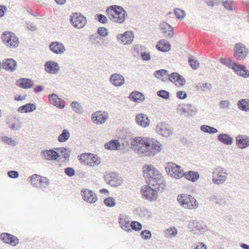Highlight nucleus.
Wrapping results in <instances>:
<instances>
[{
    "label": "nucleus",
    "instance_id": "1",
    "mask_svg": "<svg viewBox=\"0 0 249 249\" xmlns=\"http://www.w3.org/2000/svg\"><path fill=\"white\" fill-rule=\"evenodd\" d=\"M132 149L138 154L151 156L161 150V144L155 139L135 137L131 141Z\"/></svg>",
    "mask_w": 249,
    "mask_h": 249
},
{
    "label": "nucleus",
    "instance_id": "2",
    "mask_svg": "<svg viewBox=\"0 0 249 249\" xmlns=\"http://www.w3.org/2000/svg\"><path fill=\"white\" fill-rule=\"evenodd\" d=\"M143 176L146 182L152 186H156L160 192H162L165 188L163 178L160 172L153 165H146L143 167Z\"/></svg>",
    "mask_w": 249,
    "mask_h": 249
},
{
    "label": "nucleus",
    "instance_id": "3",
    "mask_svg": "<svg viewBox=\"0 0 249 249\" xmlns=\"http://www.w3.org/2000/svg\"><path fill=\"white\" fill-rule=\"evenodd\" d=\"M110 19L113 22L122 23L125 19L126 13L121 6L113 5L109 6L106 10Z\"/></svg>",
    "mask_w": 249,
    "mask_h": 249
},
{
    "label": "nucleus",
    "instance_id": "4",
    "mask_svg": "<svg viewBox=\"0 0 249 249\" xmlns=\"http://www.w3.org/2000/svg\"><path fill=\"white\" fill-rule=\"evenodd\" d=\"M178 203L183 208L188 209H195L198 207V204L193 196L186 195L180 194L177 198Z\"/></svg>",
    "mask_w": 249,
    "mask_h": 249
},
{
    "label": "nucleus",
    "instance_id": "5",
    "mask_svg": "<svg viewBox=\"0 0 249 249\" xmlns=\"http://www.w3.org/2000/svg\"><path fill=\"white\" fill-rule=\"evenodd\" d=\"M213 175L216 177H213L212 181L216 185H222L224 184L228 178V173L227 170L223 167L217 166L214 169Z\"/></svg>",
    "mask_w": 249,
    "mask_h": 249
},
{
    "label": "nucleus",
    "instance_id": "6",
    "mask_svg": "<svg viewBox=\"0 0 249 249\" xmlns=\"http://www.w3.org/2000/svg\"><path fill=\"white\" fill-rule=\"evenodd\" d=\"M1 39L3 43L11 48H15L19 45L18 37L11 32H4L1 35Z\"/></svg>",
    "mask_w": 249,
    "mask_h": 249
},
{
    "label": "nucleus",
    "instance_id": "7",
    "mask_svg": "<svg viewBox=\"0 0 249 249\" xmlns=\"http://www.w3.org/2000/svg\"><path fill=\"white\" fill-rule=\"evenodd\" d=\"M70 21L74 28L81 29L86 26L87 19L80 13H73L70 16Z\"/></svg>",
    "mask_w": 249,
    "mask_h": 249
},
{
    "label": "nucleus",
    "instance_id": "8",
    "mask_svg": "<svg viewBox=\"0 0 249 249\" xmlns=\"http://www.w3.org/2000/svg\"><path fill=\"white\" fill-rule=\"evenodd\" d=\"M165 168L168 175L172 178L178 179L183 177V170L180 166L178 165L176 163L168 162Z\"/></svg>",
    "mask_w": 249,
    "mask_h": 249
},
{
    "label": "nucleus",
    "instance_id": "9",
    "mask_svg": "<svg viewBox=\"0 0 249 249\" xmlns=\"http://www.w3.org/2000/svg\"><path fill=\"white\" fill-rule=\"evenodd\" d=\"M105 180L112 187H117L123 183V178L115 172L107 173L104 176Z\"/></svg>",
    "mask_w": 249,
    "mask_h": 249
},
{
    "label": "nucleus",
    "instance_id": "10",
    "mask_svg": "<svg viewBox=\"0 0 249 249\" xmlns=\"http://www.w3.org/2000/svg\"><path fill=\"white\" fill-rule=\"evenodd\" d=\"M151 188L149 186H144L142 188L141 193L143 198L152 201L156 200L158 197L157 192L159 191L156 186Z\"/></svg>",
    "mask_w": 249,
    "mask_h": 249
},
{
    "label": "nucleus",
    "instance_id": "11",
    "mask_svg": "<svg viewBox=\"0 0 249 249\" xmlns=\"http://www.w3.org/2000/svg\"><path fill=\"white\" fill-rule=\"evenodd\" d=\"M29 178L32 185L38 188H45L49 184V181L47 178L39 175L34 174Z\"/></svg>",
    "mask_w": 249,
    "mask_h": 249
},
{
    "label": "nucleus",
    "instance_id": "12",
    "mask_svg": "<svg viewBox=\"0 0 249 249\" xmlns=\"http://www.w3.org/2000/svg\"><path fill=\"white\" fill-rule=\"evenodd\" d=\"M234 51V57L239 60L245 59L249 53V49L242 43L235 44Z\"/></svg>",
    "mask_w": 249,
    "mask_h": 249
},
{
    "label": "nucleus",
    "instance_id": "13",
    "mask_svg": "<svg viewBox=\"0 0 249 249\" xmlns=\"http://www.w3.org/2000/svg\"><path fill=\"white\" fill-rule=\"evenodd\" d=\"M157 133L163 137H169L173 132V130L171 126L165 123H159L156 127Z\"/></svg>",
    "mask_w": 249,
    "mask_h": 249
},
{
    "label": "nucleus",
    "instance_id": "14",
    "mask_svg": "<svg viewBox=\"0 0 249 249\" xmlns=\"http://www.w3.org/2000/svg\"><path fill=\"white\" fill-rule=\"evenodd\" d=\"M134 35L132 32L127 31L123 34H119L117 36L118 41L125 45L130 44L133 41Z\"/></svg>",
    "mask_w": 249,
    "mask_h": 249
},
{
    "label": "nucleus",
    "instance_id": "15",
    "mask_svg": "<svg viewBox=\"0 0 249 249\" xmlns=\"http://www.w3.org/2000/svg\"><path fill=\"white\" fill-rule=\"evenodd\" d=\"M108 118V114L107 112H102L100 111L93 113L91 116L92 121L93 123L98 124L105 123Z\"/></svg>",
    "mask_w": 249,
    "mask_h": 249
},
{
    "label": "nucleus",
    "instance_id": "16",
    "mask_svg": "<svg viewBox=\"0 0 249 249\" xmlns=\"http://www.w3.org/2000/svg\"><path fill=\"white\" fill-rule=\"evenodd\" d=\"M81 194L83 198L87 202L93 203L97 201V196L92 191L84 189L81 190Z\"/></svg>",
    "mask_w": 249,
    "mask_h": 249
},
{
    "label": "nucleus",
    "instance_id": "17",
    "mask_svg": "<svg viewBox=\"0 0 249 249\" xmlns=\"http://www.w3.org/2000/svg\"><path fill=\"white\" fill-rule=\"evenodd\" d=\"M109 82L114 87H121L124 84V78L121 74L114 73L112 74L109 77Z\"/></svg>",
    "mask_w": 249,
    "mask_h": 249
},
{
    "label": "nucleus",
    "instance_id": "18",
    "mask_svg": "<svg viewBox=\"0 0 249 249\" xmlns=\"http://www.w3.org/2000/svg\"><path fill=\"white\" fill-rule=\"evenodd\" d=\"M0 239L5 243L9 244L12 246H15L18 243V239L16 236L8 233H2L0 235Z\"/></svg>",
    "mask_w": 249,
    "mask_h": 249
},
{
    "label": "nucleus",
    "instance_id": "19",
    "mask_svg": "<svg viewBox=\"0 0 249 249\" xmlns=\"http://www.w3.org/2000/svg\"><path fill=\"white\" fill-rule=\"evenodd\" d=\"M235 142L239 148H246L249 146V137L245 135H239L235 137Z\"/></svg>",
    "mask_w": 249,
    "mask_h": 249
},
{
    "label": "nucleus",
    "instance_id": "20",
    "mask_svg": "<svg viewBox=\"0 0 249 249\" xmlns=\"http://www.w3.org/2000/svg\"><path fill=\"white\" fill-rule=\"evenodd\" d=\"M50 103L53 106L60 108L63 109L65 107V101L59 98V97L55 94H50L48 96Z\"/></svg>",
    "mask_w": 249,
    "mask_h": 249
},
{
    "label": "nucleus",
    "instance_id": "21",
    "mask_svg": "<svg viewBox=\"0 0 249 249\" xmlns=\"http://www.w3.org/2000/svg\"><path fill=\"white\" fill-rule=\"evenodd\" d=\"M45 71L50 74H56L59 70V66L57 62L49 61L44 65Z\"/></svg>",
    "mask_w": 249,
    "mask_h": 249
},
{
    "label": "nucleus",
    "instance_id": "22",
    "mask_svg": "<svg viewBox=\"0 0 249 249\" xmlns=\"http://www.w3.org/2000/svg\"><path fill=\"white\" fill-rule=\"evenodd\" d=\"M49 48L53 53L59 54L63 53L66 50L64 45L57 41L51 42L49 45Z\"/></svg>",
    "mask_w": 249,
    "mask_h": 249
},
{
    "label": "nucleus",
    "instance_id": "23",
    "mask_svg": "<svg viewBox=\"0 0 249 249\" xmlns=\"http://www.w3.org/2000/svg\"><path fill=\"white\" fill-rule=\"evenodd\" d=\"M6 123L9 128L12 130H18L22 126V122L18 119L13 117L6 119Z\"/></svg>",
    "mask_w": 249,
    "mask_h": 249
},
{
    "label": "nucleus",
    "instance_id": "24",
    "mask_svg": "<svg viewBox=\"0 0 249 249\" xmlns=\"http://www.w3.org/2000/svg\"><path fill=\"white\" fill-rule=\"evenodd\" d=\"M119 223L120 227L124 231H131L128 216L124 214H121L119 217Z\"/></svg>",
    "mask_w": 249,
    "mask_h": 249
},
{
    "label": "nucleus",
    "instance_id": "25",
    "mask_svg": "<svg viewBox=\"0 0 249 249\" xmlns=\"http://www.w3.org/2000/svg\"><path fill=\"white\" fill-rule=\"evenodd\" d=\"M160 27L165 36L168 38H172L173 36V28L168 23L162 21L160 24Z\"/></svg>",
    "mask_w": 249,
    "mask_h": 249
},
{
    "label": "nucleus",
    "instance_id": "26",
    "mask_svg": "<svg viewBox=\"0 0 249 249\" xmlns=\"http://www.w3.org/2000/svg\"><path fill=\"white\" fill-rule=\"evenodd\" d=\"M188 227L196 234L201 233L205 231V228L203 225L195 220L190 221Z\"/></svg>",
    "mask_w": 249,
    "mask_h": 249
},
{
    "label": "nucleus",
    "instance_id": "27",
    "mask_svg": "<svg viewBox=\"0 0 249 249\" xmlns=\"http://www.w3.org/2000/svg\"><path fill=\"white\" fill-rule=\"evenodd\" d=\"M1 66L3 69L13 72L17 68V62L12 58L5 59L2 62Z\"/></svg>",
    "mask_w": 249,
    "mask_h": 249
},
{
    "label": "nucleus",
    "instance_id": "28",
    "mask_svg": "<svg viewBox=\"0 0 249 249\" xmlns=\"http://www.w3.org/2000/svg\"><path fill=\"white\" fill-rule=\"evenodd\" d=\"M232 70L237 74L240 76L246 78L249 77V71L244 65L238 64L236 63Z\"/></svg>",
    "mask_w": 249,
    "mask_h": 249
},
{
    "label": "nucleus",
    "instance_id": "29",
    "mask_svg": "<svg viewBox=\"0 0 249 249\" xmlns=\"http://www.w3.org/2000/svg\"><path fill=\"white\" fill-rule=\"evenodd\" d=\"M168 80L173 83L177 82L180 86L184 85L186 83L184 78L177 72H173L170 74H169Z\"/></svg>",
    "mask_w": 249,
    "mask_h": 249
},
{
    "label": "nucleus",
    "instance_id": "30",
    "mask_svg": "<svg viewBox=\"0 0 249 249\" xmlns=\"http://www.w3.org/2000/svg\"><path fill=\"white\" fill-rule=\"evenodd\" d=\"M41 155L47 160H56L59 156L58 153L53 150H45L41 152Z\"/></svg>",
    "mask_w": 249,
    "mask_h": 249
},
{
    "label": "nucleus",
    "instance_id": "31",
    "mask_svg": "<svg viewBox=\"0 0 249 249\" xmlns=\"http://www.w3.org/2000/svg\"><path fill=\"white\" fill-rule=\"evenodd\" d=\"M135 120L137 124L142 127H145L149 125V120L145 114H139L136 115Z\"/></svg>",
    "mask_w": 249,
    "mask_h": 249
},
{
    "label": "nucleus",
    "instance_id": "32",
    "mask_svg": "<svg viewBox=\"0 0 249 249\" xmlns=\"http://www.w3.org/2000/svg\"><path fill=\"white\" fill-rule=\"evenodd\" d=\"M209 200L210 201L213 202L215 204H218L221 206L226 204V199L222 196L216 193L212 194V195L209 197Z\"/></svg>",
    "mask_w": 249,
    "mask_h": 249
},
{
    "label": "nucleus",
    "instance_id": "33",
    "mask_svg": "<svg viewBox=\"0 0 249 249\" xmlns=\"http://www.w3.org/2000/svg\"><path fill=\"white\" fill-rule=\"evenodd\" d=\"M217 140L225 145H231L233 142V138L226 133H221L217 136Z\"/></svg>",
    "mask_w": 249,
    "mask_h": 249
},
{
    "label": "nucleus",
    "instance_id": "34",
    "mask_svg": "<svg viewBox=\"0 0 249 249\" xmlns=\"http://www.w3.org/2000/svg\"><path fill=\"white\" fill-rule=\"evenodd\" d=\"M154 75L161 81L166 82L168 81L169 72L166 70L161 69L155 71L154 72Z\"/></svg>",
    "mask_w": 249,
    "mask_h": 249
},
{
    "label": "nucleus",
    "instance_id": "35",
    "mask_svg": "<svg viewBox=\"0 0 249 249\" xmlns=\"http://www.w3.org/2000/svg\"><path fill=\"white\" fill-rule=\"evenodd\" d=\"M182 111L188 116H192L196 114V108L190 104H184L181 107Z\"/></svg>",
    "mask_w": 249,
    "mask_h": 249
},
{
    "label": "nucleus",
    "instance_id": "36",
    "mask_svg": "<svg viewBox=\"0 0 249 249\" xmlns=\"http://www.w3.org/2000/svg\"><path fill=\"white\" fill-rule=\"evenodd\" d=\"M156 48L160 51L166 52L171 50V45L167 40L162 39L158 42Z\"/></svg>",
    "mask_w": 249,
    "mask_h": 249
},
{
    "label": "nucleus",
    "instance_id": "37",
    "mask_svg": "<svg viewBox=\"0 0 249 249\" xmlns=\"http://www.w3.org/2000/svg\"><path fill=\"white\" fill-rule=\"evenodd\" d=\"M17 85L23 89H28L34 85V82L30 79L21 78L17 81Z\"/></svg>",
    "mask_w": 249,
    "mask_h": 249
},
{
    "label": "nucleus",
    "instance_id": "38",
    "mask_svg": "<svg viewBox=\"0 0 249 249\" xmlns=\"http://www.w3.org/2000/svg\"><path fill=\"white\" fill-rule=\"evenodd\" d=\"M131 101L135 102H141L144 100V96L141 92L138 91L132 92L129 96Z\"/></svg>",
    "mask_w": 249,
    "mask_h": 249
},
{
    "label": "nucleus",
    "instance_id": "39",
    "mask_svg": "<svg viewBox=\"0 0 249 249\" xmlns=\"http://www.w3.org/2000/svg\"><path fill=\"white\" fill-rule=\"evenodd\" d=\"M121 144L118 140H111L105 144V147L106 149L116 150L119 149Z\"/></svg>",
    "mask_w": 249,
    "mask_h": 249
},
{
    "label": "nucleus",
    "instance_id": "40",
    "mask_svg": "<svg viewBox=\"0 0 249 249\" xmlns=\"http://www.w3.org/2000/svg\"><path fill=\"white\" fill-rule=\"evenodd\" d=\"M183 176L188 180L192 182L196 181L199 178V175L197 172L190 171L188 172H184Z\"/></svg>",
    "mask_w": 249,
    "mask_h": 249
},
{
    "label": "nucleus",
    "instance_id": "41",
    "mask_svg": "<svg viewBox=\"0 0 249 249\" xmlns=\"http://www.w3.org/2000/svg\"><path fill=\"white\" fill-rule=\"evenodd\" d=\"M237 106L242 110L247 111L249 110V100L243 99L239 100L237 103Z\"/></svg>",
    "mask_w": 249,
    "mask_h": 249
},
{
    "label": "nucleus",
    "instance_id": "42",
    "mask_svg": "<svg viewBox=\"0 0 249 249\" xmlns=\"http://www.w3.org/2000/svg\"><path fill=\"white\" fill-rule=\"evenodd\" d=\"M90 159H89V166H95L99 165L100 162V159L97 156L92 154H90L89 155Z\"/></svg>",
    "mask_w": 249,
    "mask_h": 249
},
{
    "label": "nucleus",
    "instance_id": "43",
    "mask_svg": "<svg viewBox=\"0 0 249 249\" xmlns=\"http://www.w3.org/2000/svg\"><path fill=\"white\" fill-rule=\"evenodd\" d=\"M200 130L205 132L209 134H215L218 132V130L212 126L208 125H202L200 126Z\"/></svg>",
    "mask_w": 249,
    "mask_h": 249
},
{
    "label": "nucleus",
    "instance_id": "44",
    "mask_svg": "<svg viewBox=\"0 0 249 249\" xmlns=\"http://www.w3.org/2000/svg\"><path fill=\"white\" fill-rule=\"evenodd\" d=\"M196 88L204 92L211 91L212 89V85L209 83H198L196 85Z\"/></svg>",
    "mask_w": 249,
    "mask_h": 249
},
{
    "label": "nucleus",
    "instance_id": "45",
    "mask_svg": "<svg viewBox=\"0 0 249 249\" xmlns=\"http://www.w3.org/2000/svg\"><path fill=\"white\" fill-rule=\"evenodd\" d=\"M70 137V132L67 129L62 130V133L58 136V141L60 142L67 141Z\"/></svg>",
    "mask_w": 249,
    "mask_h": 249
},
{
    "label": "nucleus",
    "instance_id": "46",
    "mask_svg": "<svg viewBox=\"0 0 249 249\" xmlns=\"http://www.w3.org/2000/svg\"><path fill=\"white\" fill-rule=\"evenodd\" d=\"M71 107L74 112L78 114L83 113V108L81 105L76 101H73L71 104Z\"/></svg>",
    "mask_w": 249,
    "mask_h": 249
},
{
    "label": "nucleus",
    "instance_id": "47",
    "mask_svg": "<svg viewBox=\"0 0 249 249\" xmlns=\"http://www.w3.org/2000/svg\"><path fill=\"white\" fill-rule=\"evenodd\" d=\"M220 62L221 63L232 70L236 64V62L234 61L230 60L226 58H221L220 60Z\"/></svg>",
    "mask_w": 249,
    "mask_h": 249
},
{
    "label": "nucleus",
    "instance_id": "48",
    "mask_svg": "<svg viewBox=\"0 0 249 249\" xmlns=\"http://www.w3.org/2000/svg\"><path fill=\"white\" fill-rule=\"evenodd\" d=\"M57 151L59 152L65 159H69L71 153L70 148H66L65 147H60L57 149Z\"/></svg>",
    "mask_w": 249,
    "mask_h": 249
},
{
    "label": "nucleus",
    "instance_id": "49",
    "mask_svg": "<svg viewBox=\"0 0 249 249\" xmlns=\"http://www.w3.org/2000/svg\"><path fill=\"white\" fill-rule=\"evenodd\" d=\"M90 153H83L78 156L79 160L81 162L83 163L84 165H89V158Z\"/></svg>",
    "mask_w": 249,
    "mask_h": 249
},
{
    "label": "nucleus",
    "instance_id": "50",
    "mask_svg": "<svg viewBox=\"0 0 249 249\" xmlns=\"http://www.w3.org/2000/svg\"><path fill=\"white\" fill-rule=\"evenodd\" d=\"M2 142L11 146H15L17 144V142L6 136H3L1 138Z\"/></svg>",
    "mask_w": 249,
    "mask_h": 249
},
{
    "label": "nucleus",
    "instance_id": "51",
    "mask_svg": "<svg viewBox=\"0 0 249 249\" xmlns=\"http://www.w3.org/2000/svg\"><path fill=\"white\" fill-rule=\"evenodd\" d=\"M177 230L174 228L172 227L170 229H167L165 231V236L166 237H174L177 234Z\"/></svg>",
    "mask_w": 249,
    "mask_h": 249
},
{
    "label": "nucleus",
    "instance_id": "52",
    "mask_svg": "<svg viewBox=\"0 0 249 249\" xmlns=\"http://www.w3.org/2000/svg\"><path fill=\"white\" fill-rule=\"evenodd\" d=\"M174 13L176 18L178 19H182L185 16V11L179 8L175 9Z\"/></svg>",
    "mask_w": 249,
    "mask_h": 249
},
{
    "label": "nucleus",
    "instance_id": "53",
    "mask_svg": "<svg viewBox=\"0 0 249 249\" xmlns=\"http://www.w3.org/2000/svg\"><path fill=\"white\" fill-rule=\"evenodd\" d=\"M224 8L229 11L234 9V2L232 0H226L223 2Z\"/></svg>",
    "mask_w": 249,
    "mask_h": 249
},
{
    "label": "nucleus",
    "instance_id": "54",
    "mask_svg": "<svg viewBox=\"0 0 249 249\" xmlns=\"http://www.w3.org/2000/svg\"><path fill=\"white\" fill-rule=\"evenodd\" d=\"M104 203L108 207H113L116 204V202L115 199L112 197H109L105 199Z\"/></svg>",
    "mask_w": 249,
    "mask_h": 249
},
{
    "label": "nucleus",
    "instance_id": "55",
    "mask_svg": "<svg viewBox=\"0 0 249 249\" xmlns=\"http://www.w3.org/2000/svg\"><path fill=\"white\" fill-rule=\"evenodd\" d=\"M189 63L193 69L196 70L199 67V63L196 59L189 58Z\"/></svg>",
    "mask_w": 249,
    "mask_h": 249
},
{
    "label": "nucleus",
    "instance_id": "56",
    "mask_svg": "<svg viewBox=\"0 0 249 249\" xmlns=\"http://www.w3.org/2000/svg\"><path fill=\"white\" fill-rule=\"evenodd\" d=\"M157 95L164 99H168L169 98V92L165 90H160L157 92Z\"/></svg>",
    "mask_w": 249,
    "mask_h": 249
},
{
    "label": "nucleus",
    "instance_id": "57",
    "mask_svg": "<svg viewBox=\"0 0 249 249\" xmlns=\"http://www.w3.org/2000/svg\"><path fill=\"white\" fill-rule=\"evenodd\" d=\"M130 228L135 231H140L142 228V225L140 222L134 221L131 222Z\"/></svg>",
    "mask_w": 249,
    "mask_h": 249
},
{
    "label": "nucleus",
    "instance_id": "58",
    "mask_svg": "<svg viewBox=\"0 0 249 249\" xmlns=\"http://www.w3.org/2000/svg\"><path fill=\"white\" fill-rule=\"evenodd\" d=\"M25 113L31 112L36 109V106L33 103H28L25 105Z\"/></svg>",
    "mask_w": 249,
    "mask_h": 249
},
{
    "label": "nucleus",
    "instance_id": "59",
    "mask_svg": "<svg viewBox=\"0 0 249 249\" xmlns=\"http://www.w3.org/2000/svg\"><path fill=\"white\" fill-rule=\"evenodd\" d=\"M142 237L144 240L149 239L151 237V233L148 230H144L141 233Z\"/></svg>",
    "mask_w": 249,
    "mask_h": 249
},
{
    "label": "nucleus",
    "instance_id": "60",
    "mask_svg": "<svg viewBox=\"0 0 249 249\" xmlns=\"http://www.w3.org/2000/svg\"><path fill=\"white\" fill-rule=\"evenodd\" d=\"M25 24L27 28L31 31H35L37 30L36 24L35 23L27 22Z\"/></svg>",
    "mask_w": 249,
    "mask_h": 249
},
{
    "label": "nucleus",
    "instance_id": "61",
    "mask_svg": "<svg viewBox=\"0 0 249 249\" xmlns=\"http://www.w3.org/2000/svg\"><path fill=\"white\" fill-rule=\"evenodd\" d=\"M65 173L69 177H72L75 175L74 169L72 167H67L65 169Z\"/></svg>",
    "mask_w": 249,
    "mask_h": 249
},
{
    "label": "nucleus",
    "instance_id": "62",
    "mask_svg": "<svg viewBox=\"0 0 249 249\" xmlns=\"http://www.w3.org/2000/svg\"><path fill=\"white\" fill-rule=\"evenodd\" d=\"M97 33L102 36H106L108 35L107 30L105 27H99L98 29Z\"/></svg>",
    "mask_w": 249,
    "mask_h": 249
},
{
    "label": "nucleus",
    "instance_id": "63",
    "mask_svg": "<svg viewBox=\"0 0 249 249\" xmlns=\"http://www.w3.org/2000/svg\"><path fill=\"white\" fill-rule=\"evenodd\" d=\"M230 105V102L228 100H222L219 103V107L221 108H228Z\"/></svg>",
    "mask_w": 249,
    "mask_h": 249
},
{
    "label": "nucleus",
    "instance_id": "64",
    "mask_svg": "<svg viewBox=\"0 0 249 249\" xmlns=\"http://www.w3.org/2000/svg\"><path fill=\"white\" fill-rule=\"evenodd\" d=\"M97 16L98 17V20L99 22H100L103 24H105V23H107V18L105 16H104L102 14H98Z\"/></svg>",
    "mask_w": 249,
    "mask_h": 249
}]
</instances>
